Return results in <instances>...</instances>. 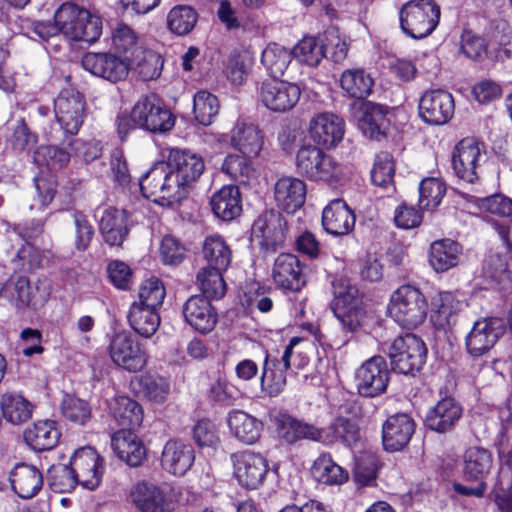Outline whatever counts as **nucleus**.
I'll list each match as a JSON object with an SVG mask.
<instances>
[{"mask_svg": "<svg viewBox=\"0 0 512 512\" xmlns=\"http://www.w3.org/2000/svg\"><path fill=\"white\" fill-rule=\"evenodd\" d=\"M322 149L316 145H307L299 149L296 156L299 173L315 181L340 183L347 176L346 167Z\"/></svg>", "mask_w": 512, "mask_h": 512, "instance_id": "nucleus-1", "label": "nucleus"}, {"mask_svg": "<svg viewBox=\"0 0 512 512\" xmlns=\"http://www.w3.org/2000/svg\"><path fill=\"white\" fill-rule=\"evenodd\" d=\"M428 310L423 293L411 285H402L394 291L388 305L389 316L401 327L414 329L421 325Z\"/></svg>", "mask_w": 512, "mask_h": 512, "instance_id": "nucleus-2", "label": "nucleus"}, {"mask_svg": "<svg viewBox=\"0 0 512 512\" xmlns=\"http://www.w3.org/2000/svg\"><path fill=\"white\" fill-rule=\"evenodd\" d=\"M440 19V8L434 0H410L400 11L402 31L414 38L422 39L430 35Z\"/></svg>", "mask_w": 512, "mask_h": 512, "instance_id": "nucleus-3", "label": "nucleus"}, {"mask_svg": "<svg viewBox=\"0 0 512 512\" xmlns=\"http://www.w3.org/2000/svg\"><path fill=\"white\" fill-rule=\"evenodd\" d=\"M143 195L161 204H173L186 198L187 193L164 162L155 164L140 180Z\"/></svg>", "mask_w": 512, "mask_h": 512, "instance_id": "nucleus-4", "label": "nucleus"}, {"mask_svg": "<svg viewBox=\"0 0 512 512\" xmlns=\"http://www.w3.org/2000/svg\"><path fill=\"white\" fill-rule=\"evenodd\" d=\"M91 14L72 2L63 3L54 14V22L65 37L86 42H96V24L90 21Z\"/></svg>", "mask_w": 512, "mask_h": 512, "instance_id": "nucleus-5", "label": "nucleus"}, {"mask_svg": "<svg viewBox=\"0 0 512 512\" xmlns=\"http://www.w3.org/2000/svg\"><path fill=\"white\" fill-rule=\"evenodd\" d=\"M299 342V338L293 337L285 347L280 359L269 353L266 354L261 375V387L269 396H277L283 391L286 386V371L288 369L292 366L302 368L307 364V360H301L298 364L292 361L294 347Z\"/></svg>", "mask_w": 512, "mask_h": 512, "instance_id": "nucleus-6", "label": "nucleus"}, {"mask_svg": "<svg viewBox=\"0 0 512 512\" xmlns=\"http://www.w3.org/2000/svg\"><path fill=\"white\" fill-rule=\"evenodd\" d=\"M426 347L414 334L395 338L388 349V356L394 371L408 375L419 371L425 363Z\"/></svg>", "mask_w": 512, "mask_h": 512, "instance_id": "nucleus-7", "label": "nucleus"}, {"mask_svg": "<svg viewBox=\"0 0 512 512\" xmlns=\"http://www.w3.org/2000/svg\"><path fill=\"white\" fill-rule=\"evenodd\" d=\"M107 350L111 361L127 372L137 373L148 364L146 349L126 331L113 335Z\"/></svg>", "mask_w": 512, "mask_h": 512, "instance_id": "nucleus-8", "label": "nucleus"}, {"mask_svg": "<svg viewBox=\"0 0 512 512\" xmlns=\"http://www.w3.org/2000/svg\"><path fill=\"white\" fill-rule=\"evenodd\" d=\"M133 119L139 128L151 133L171 130L175 119L169 109L155 95L140 98L133 107Z\"/></svg>", "mask_w": 512, "mask_h": 512, "instance_id": "nucleus-9", "label": "nucleus"}, {"mask_svg": "<svg viewBox=\"0 0 512 512\" xmlns=\"http://www.w3.org/2000/svg\"><path fill=\"white\" fill-rule=\"evenodd\" d=\"M54 114L65 133L76 135L85 117L84 97L75 89H63L54 99Z\"/></svg>", "mask_w": 512, "mask_h": 512, "instance_id": "nucleus-10", "label": "nucleus"}, {"mask_svg": "<svg viewBox=\"0 0 512 512\" xmlns=\"http://www.w3.org/2000/svg\"><path fill=\"white\" fill-rule=\"evenodd\" d=\"M387 363L381 356H374L364 362L355 373L358 393L364 397H376L384 393L389 383Z\"/></svg>", "mask_w": 512, "mask_h": 512, "instance_id": "nucleus-11", "label": "nucleus"}, {"mask_svg": "<svg viewBox=\"0 0 512 512\" xmlns=\"http://www.w3.org/2000/svg\"><path fill=\"white\" fill-rule=\"evenodd\" d=\"M164 163L179 184L185 188L187 194L191 185L199 179L205 170L201 156L179 148H168Z\"/></svg>", "mask_w": 512, "mask_h": 512, "instance_id": "nucleus-12", "label": "nucleus"}, {"mask_svg": "<svg viewBox=\"0 0 512 512\" xmlns=\"http://www.w3.org/2000/svg\"><path fill=\"white\" fill-rule=\"evenodd\" d=\"M308 132L317 146L324 149H333L343 140L345 122L341 117L331 112L317 113L309 121Z\"/></svg>", "mask_w": 512, "mask_h": 512, "instance_id": "nucleus-13", "label": "nucleus"}, {"mask_svg": "<svg viewBox=\"0 0 512 512\" xmlns=\"http://www.w3.org/2000/svg\"><path fill=\"white\" fill-rule=\"evenodd\" d=\"M233 473L238 483L246 489H257L268 473L267 460L250 451L232 455Z\"/></svg>", "mask_w": 512, "mask_h": 512, "instance_id": "nucleus-14", "label": "nucleus"}, {"mask_svg": "<svg viewBox=\"0 0 512 512\" xmlns=\"http://www.w3.org/2000/svg\"><path fill=\"white\" fill-rule=\"evenodd\" d=\"M504 332L503 321L489 317L476 321L465 339L466 349L473 357L488 353Z\"/></svg>", "mask_w": 512, "mask_h": 512, "instance_id": "nucleus-15", "label": "nucleus"}, {"mask_svg": "<svg viewBox=\"0 0 512 512\" xmlns=\"http://www.w3.org/2000/svg\"><path fill=\"white\" fill-rule=\"evenodd\" d=\"M259 95L267 109L273 112H286L298 103L301 90L295 83L270 80L262 83Z\"/></svg>", "mask_w": 512, "mask_h": 512, "instance_id": "nucleus-16", "label": "nucleus"}, {"mask_svg": "<svg viewBox=\"0 0 512 512\" xmlns=\"http://www.w3.org/2000/svg\"><path fill=\"white\" fill-rule=\"evenodd\" d=\"M453 96L444 90L426 91L419 101V115L422 120L431 125H443L454 114Z\"/></svg>", "mask_w": 512, "mask_h": 512, "instance_id": "nucleus-17", "label": "nucleus"}, {"mask_svg": "<svg viewBox=\"0 0 512 512\" xmlns=\"http://www.w3.org/2000/svg\"><path fill=\"white\" fill-rule=\"evenodd\" d=\"M251 233L260 246L275 250L284 242L286 221L278 211H266L254 221Z\"/></svg>", "mask_w": 512, "mask_h": 512, "instance_id": "nucleus-18", "label": "nucleus"}, {"mask_svg": "<svg viewBox=\"0 0 512 512\" xmlns=\"http://www.w3.org/2000/svg\"><path fill=\"white\" fill-rule=\"evenodd\" d=\"M483 159L482 147L473 138L462 139L454 148L452 166L456 175L470 183L477 178V169Z\"/></svg>", "mask_w": 512, "mask_h": 512, "instance_id": "nucleus-19", "label": "nucleus"}, {"mask_svg": "<svg viewBox=\"0 0 512 512\" xmlns=\"http://www.w3.org/2000/svg\"><path fill=\"white\" fill-rule=\"evenodd\" d=\"M272 279L275 285L284 290L297 292L306 284L303 267L297 256L289 253L280 254L274 261Z\"/></svg>", "mask_w": 512, "mask_h": 512, "instance_id": "nucleus-20", "label": "nucleus"}, {"mask_svg": "<svg viewBox=\"0 0 512 512\" xmlns=\"http://www.w3.org/2000/svg\"><path fill=\"white\" fill-rule=\"evenodd\" d=\"M463 408L453 397L446 396L431 407L425 417L428 429L440 434L453 431L462 418Z\"/></svg>", "mask_w": 512, "mask_h": 512, "instance_id": "nucleus-21", "label": "nucleus"}, {"mask_svg": "<svg viewBox=\"0 0 512 512\" xmlns=\"http://www.w3.org/2000/svg\"><path fill=\"white\" fill-rule=\"evenodd\" d=\"M415 431L414 420L404 413L390 416L383 424L382 439L387 451L402 450Z\"/></svg>", "mask_w": 512, "mask_h": 512, "instance_id": "nucleus-22", "label": "nucleus"}, {"mask_svg": "<svg viewBox=\"0 0 512 512\" xmlns=\"http://www.w3.org/2000/svg\"><path fill=\"white\" fill-rule=\"evenodd\" d=\"M355 225V215L342 199L332 200L322 212L324 230L334 236L347 235Z\"/></svg>", "mask_w": 512, "mask_h": 512, "instance_id": "nucleus-23", "label": "nucleus"}, {"mask_svg": "<svg viewBox=\"0 0 512 512\" xmlns=\"http://www.w3.org/2000/svg\"><path fill=\"white\" fill-rule=\"evenodd\" d=\"M130 388L136 395L156 404L164 403L171 391L167 378L150 371L134 376Z\"/></svg>", "mask_w": 512, "mask_h": 512, "instance_id": "nucleus-24", "label": "nucleus"}, {"mask_svg": "<svg viewBox=\"0 0 512 512\" xmlns=\"http://www.w3.org/2000/svg\"><path fill=\"white\" fill-rule=\"evenodd\" d=\"M12 490L22 499L35 497L43 487V474L33 465L17 464L10 472Z\"/></svg>", "mask_w": 512, "mask_h": 512, "instance_id": "nucleus-25", "label": "nucleus"}, {"mask_svg": "<svg viewBox=\"0 0 512 512\" xmlns=\"http://www.w3.org/2000/svg\"><path fill=\"white\" fill-rule=\"evenodd\" d=\"M274 197L280 209L294 213L305 203L306 184L295 177H282L275 183Z\"/></svg>", "mask_w": 512, "mask_h": 512, "instance_id": "nucleus-26", "label": "nucleus"}, {"mask_svg": "<svg viewBox=\"0 0 512 512\" xmlns=\"http://www.w3.org/2000/svg\"><path fill=\"white\" fill-rule=\"evenodd\" d=\"M185 321L200 333L210 332L217 322V315L208 299L191 296L183 305Z\"/></svg>", "mask_w": 512, "mask_h": 512, "instance_id": "nucleus-27", "label": "nucleus"}, {"mask_svg": "<svg viewBox=\"0 0 512 512\" xmlns=\"http://www.w3.org/2000/svg\"><path fill=\"white\" fill-rule=\"evenodd\" d=\"M195 459L193 448L178 440H169L162 451L161 466L168 473L183 476Z\"/></svg>", "mask_w": 512, "mask_h": 512, "instance_id": "nucleus-28", "label": "nucleus"}, {"mask_svg": "<svg viewBox=\"0 0 512 512\" xmlns=\"http://www.w3.org/2000/svg\"><path fill=\"white\" fill-rule=\"evenodd\" d=\"M112 448L119 459L131 467L140 466L146 459L142 441L131 430L121 429L112 436Z\"/></svg>", "mask_w": 512, "mask_h": 512, "instance_id": "nucleus-29", "label": "nucleus"}, {"mask_svg": "<svg viewBox=\"0 0 512 512\" xmlns=\"http://www.w3.org/2000/svg\"><path fill=\"white\" fill-rule=\"evenodd\" d=\"M131 499L141 512H166L169 501L164 490L148 482H139L131 490Z\"/></svg>", "mask_w": 512, "mask_h": 512, "instance_id": "nucleus-30", "label": "nucleus"}, {"mask_svg": "<svg viewBox=\"0 0 512 512\" xmlns=\"http://www.w3.org/2000/svg\"><path fill=\"white\" fill-rule=\"evenodd\" d=\"M462 255V247L451 239L436 240L431 243L428 262L436 273H443L456 267Z\"/></svg>", "mask_w": 512, "mask_h": 512, "instance_id": "nucleus-31", "label": "nucleus"}, {"mask_svg": "<svg viewBox=\"0 0 512 512\" xmlns=\"http://www.w3.org/2000/svg\"><path fill=\"white\" fill-rule=\"evenodd\" d=\"M462 309V302L451 292H438L431 298L430 320L436 328L451 326Z\"/></svg>", "mask_w": 512, "mask_h": 512, "instance_id": "nucleus-32", "label": "nucleus"}, {"mask_svg": "<svg viewBox=\"0 0 512 512\" xmlns=\"http://www.w3.org/2000/svg\"><path fill=\"white\" fill-rule=\"evenodd\" d=\"M231 146L247 157H257L263 149L264 136L254 124L237 123L231 130Z\"/></svg>", "mask_w": 512, "mask_h": 512, "instance_id": "nucleus-33", "label": "nucleus"}, {"mask_svg": "<svg viewBox=\"0 0 512 512\" xmlns=\"http://www.w3.org/2000/svg\"><path fill=\"white\" fill-rule=\"evenodd\" d=\"M100 231L107 244L120 246L129 231L127 212L114 207L106 209L100 220Z\"/></svg>", "mask_w": 512, "mask_h": 512, "instance_id": "nucleus-34", "label": "nucleus"}, {"mask_svg": "<svg viewBox=\"0 0 512 512\" xmlns=\"http://www.w3.org/2000/svg\"><path fill=\"white\" fill-rule=\"evenodd\" d=\"M61 432L54 420L35 422L24 431V440L33 450H51L58 444Z\"/></svg>", "mask_w": 512, "mask_h": 512, "instance_id": "nucleus-35", "label": "nucleus"}, {"mask_svg": "<svg viewBox=\"0 0 512 512\" xmlns=\"http://www.w3.org/2000/svg\"><path fill=\"white\" fill-rule=\"evenodd\" d=\"M227 423L233 436L247 445H252L258 441L263 430V424L260 420L242 410L230 411Z\"/></svg>", "mask_w": 512, "mask_h": 512, "instance_id": "nucleus-36", "label": "nucleus"}, {"mask_svg": "<svg viewBox=\"0 0 512 512\" xmlns=\"http://www.w3.org/2000/svg\"><path fill=\"white\" fill-rule=\"evenodd\" d=\"M213 213L224 221H230L242 211L241 194L238 187L225 185L214 192L210 198Z\"/></svg>", "mask_w": 512, "mask_h": 512, "instance_id": "nucleus-37", "label": "nucleus"}, {"mask_svg": "<svg viewBox=\"0 0 512 512\" xmlns=\"http://www.w3.org/2000/svg\"><path fill=\"white\" fill-rule=\"evenodd\" d=\"M36 288L25 276H12L3 285L0 296L10 302L19 312H24L33 305Z\"/></svg>", "mask_w": 512, "mask_h": 512, "instance_id": "nucleus-38", "label": "nucleus"}, {"mask_svg": "<svg viewBox=\"0 0 512 512\" xmlns=\"http://www.w3.org/2000/svg\"><path fill=\"white\" fill-rule=\"evenodd\" d=\"M358 126L363 134L371 139H378L388 126L387 110L379 104L364 102L360 106Z\"/></svg>", "mask_w": 512, "mask_h": 512, "instance_id": "nucleus-39", "label": "nucleus"}, {"mask_svg": "<svg viewBox=\"0 0 512 512\" xmlns=\"http://www.w3.org/2000/svg\"><path fill=\"white\" fill-rule=\"evenodd\" d=\"M493 465V458L484 448L471 447L463 455L462 474L467 481H484Z\"/></svg>", "mask_w": 512, "mask_h": 512, "instance_id": "nucleus-40", "label": "nucleus"}, {"mask_svg": "<svg viewBox=\"0 0 512 512\" xmlns=\"http://www.w3.org/2000/svg\"><path fill=\"white\" fill-rule=\"evenodd\" d=\"M111 415L117 423L128 430L139 427L143 421L141 405L127 396H117L108 401Z\"/></svg>", "mask_w": 512, "mask_h": 512, "instance_id": "nucleus-41", "label": "nucleus"}, {"mask_svg": "<svg viewBox=\"0 0 512 512\" xmlns=\"http://www.w3.org/2000/svg\"><path fill=\"white\" fill-rule=\"evenodd\" d=\"M312 477L321 484L341 485L348 480V472L338 465L330 454H321L311 467Z\"/></svg>", "mask_w": 512, "mask_h": 512, "instance_id": "nucleus-42", "label": "nucleus"}, {"mask_svg": "<svg viewBox=\"0 0 512 512\" xmlns=\"http://www.w3.org/2000/svg\"><path fill=\"white\" fill-rule=\"evenodd\" d=\"M202 252L208 267L227 270L232 262V251L224 238L219 235L206 237Z\"/></svg>", "mask_w": 512, "mask_h": 512, "instance_id": "nucleus-43", "label": "nucleus"}, {"mask_svg": "<svg viewBox=\"0 0 512 512\" xmlns=\"http://www.w3.org/2000/svg\"><path fill=\"white\" fill-rule=\"evenodd\" d=\"M0 407L3 417L14 425L28 421L32 417L33 406L22 395L9 392L1 397Z\"/></svg>", "mask_w": 512, "mask_h": 512, "instance_id": "nucleus-44", "label": "nucleus"}, {"mask_svg": "<svg viewBox=\"0 0 512 512\" xmlns=\"http://www.w3.org/2000/svg\"><path fill=\"white\" fill-rule=\"evenodd\" d=\"M131 328L143 337H151L158 329L160 317L157 310L133 303L128 313Z\"/></svg>", "mask_w": 512, "mask_h": 512, "instance_id": "nucleus-45", "label": "nucleus"}, {"mask_svg": "<svg viewBox=\"0 0 512 512\" xmlns=\"http://www.w3.org/2000/svg\"><path fill=\"white\" fill-rule=\"evenodd\" d=\"M374 80L363 69L345 70L340 77V86L352 98L363 99L372 92Z\"/></svg>", "mask_w": 512, "mask_h": 512, "instance_id": "nucleus-46", "label": "nucleus"}, {"mask_svg": "<svg viewBox=\"0 0 512 512\" xmlns=\"http://www.w3.org/2000/svg\"><path fill=\"white\" fill-rule=\"evenodd\" d=\"M293 57L308 66H318L326 57L325 40L321 37H303L292 50Z\"/></svg>", "mask_w": 512, "mask_h": 512, "instance_id": "nucleus-47", "label": "nucleus"}, {"mask_svg": "<svg viewBox=\"0 0 512 512\" xmlns=\"http://www.w3.org/2000/svg\"><path fill=\"white\" fill-rule=\"evenodd\" d=\"M293 58L289 49L276 43L266 46L261 55V63L272 77L284 74Z\"/></svg>", "mask_w": 512, "mask_h": 512, "instance_id": "nucleus-48", "label": "nucleus"}, {"mask_svg": "<svg viewBox=\"0 0 512 512\" xmlns=\"http://www.w3.org/2000/svg\"><path fill=\"white\" fill-rule=\"evenodd\" d=\"M221 171L239 184H249L255 179V170L247 156L230 154L225 157Z\"/></svg>", "mask_w": 512, "mask_h": 512, "instance_id": "nucleus-49", "label": "nucleus"}, {"mask_svg": "<svg viewBox=\"0 0 512 512\" xmlns=\"http://www.w3.org/2000/svg\"><path fill=\"white\" fill-rule=\"evenodd\" d=\"M225 271L208 266L199 270L196 281L206 298L221 299L225 295L226 283L222 275Z\"/></svg>", "mask_w": 512, "mask_h": 512, "instance_id": "nucleus-50", "label": "nucleus"}, {"mask_svg": "<svg viewBox=\"0 0 512 512\" xmlns=\"http://www.w3.org/2000/svg\"><path fill=\"white\" fill-rule=\"evenodd\" d=\"M198 21L196 11L186 5L173 7L167 15V27L175 35L184 36L189 34Z\"/></svg>", "mask_w": 512, "mask_h": 512, "instance_id": "nucleus-51", "label": "nucleus"}, {"mask_svg": "<svg viewBox=\"0 0 512 512\" xmlns=\"http://www.w3.org/2000/svg\"><path fill=\"white\" fill-rule=\"evenodd\" d=\"M329 433L331 434V439L324 436L327 440L325 441L326 443L337 441L350 446L360 439V430L356 420L343 415L337 416L331 422Z\"/></svg>", "mask_w": 512, "mask_h": 512, "instance_id": "nucleus-52", "label": "nucleus"}, {"mask_svg": "<svg viewBox=\"0 0 512 512\" xmlns=\"http://www.w3.org/2000/svg\"><path fill=\"white\" fill-rule=\"evenodd\" d=\"M11 135L9 143L15 152H31L38 143V136L26 123L24 117L15 119L9 126Z\"/></svg>", "mask_w": 512, "mask_h": 512, "instance_id": "nucleus-53", "label": "nucleus"}, {"mask_svg": "<svg viewBox=\"0 0 512 512\" xmlns=\"http://www.w3.org/2000/svg\"><path fill=\"white\" fill-rule=\"evenodd\" d=\"M446 193L445 183L437 177L424 178L419 184V206L433 210L439 206Z\"/></svg>", "mask_w": 512, "mask_h": 512, "instance_id": "nucleus-54", "label": "nucleus"}, {"mask_svg": "<svg viewBox=\"0 0 512 512\" xmlns=\"http://www.w3.org/2000/svg\"><path fill=\"white\" fill-rule=\"evenodd\" d=\"M283 438L286 442L292 444L299 440L307 439L318 442L327 441L324 432L312 424H308L296 419H290L283 427Z\"/></svg>", "mask_w": 512, "mask_h": 512, "instance_id": "nucleus-55", "label": "nucleus"}, {"mask_svg": "<svg viewBox=\"0 0 512 512\" xmlns=\"http://www.w3.org/2000/svg\"><path fill=\"white\" fill-rule=\"evenodd\" d=\"M47 482L54 492L68 493L77 485V475L70 465L56 464L48 469Z\"/></svg>", "mask_w": 512, "mask_h": 512, "instance_id": "nucleus-56", "label": "nucleus"}, {"mask_svg": "<svg viewBox=\"0 0 512 512\" xmlns=\"http://www.w3.org/2000/svg\"><path fill=\"white\" fill-rule=\"evenodd\" d=\"M193 112L199 124L210 125L219 111V102L215 95L199 91L194 95Z\"/></svg>", "mask_w": 512, "mask_h": 512, "instance_id": "nucleus-57", "label": "nucleus"}, {"mask_svg": "<svg viewBox=\"0 0 512 512\" xmlns=\"http://www.w3.org/2000/svg\"><path fill=\"white\" fill-rule=\"evenodd\" d=\"M135 60L133 68L144 81L156 79L160 76L163 61L161 56L151 50H141Z\"/></svg>", "mask_w": 512, "mask_h": 512, "instance_id": "nucleus-58", "label": "nucleus"}, {"mask_svg": "<svg viewBox=\"0 0 512 512\" xmlns=\"http://www.w3.org/2000/svg\"><path fill=\"white\" fill-rule=\"evenodd\" d=\"M98 76L116 82L123 79L130 68V64L113 54L98 55Z\"/></svg>", "mask_w": 512, "mask_h": 512, "instance_id": "nucleus-59", "label": "nucleus"}, {"mask_svg": "<svg viewBox=\"0 0 512 512\" xmlns=\"http://www.w3.org/2000/svg\"><path fill=\"white\" fill-rule=\"evenodd\" d=\"M394 173L393 157L388 152L379 153L371 170L373 184L382 188H388L393 184Z\"/></svg>", "mask_w": 512, "mask_h": 512, "instance_id": "nucleus-60", "label": "nucleus"}, {"mask_svg": "<svg viewBox=\"0 0 512 512\" xmlns=\"http://www.w3.org/2000/svg\"><path fill=\"white\" fill-rule=\"evenodd\" d=\"M166 292L163 283L155 277L145 280L139 288V302L145 307L157 310L164 301Z\"/></svg>", "mask_w": 512, "mask_h": 512, "instance_id": "nucleus-61", "label": "nucleus"}, {"mask_svg": "<svg viewBox=\"0 0 512 512\" xmlns=\"http://www.w3.org/2000/svg\"><path fill=\"white\" fill-rule=\"evenodd\" d=\"M62 415L70 422L84 425L91 418L89 404L74 396L66 395L61 405Z\"/></svg>", "mask_w": 512, "mask_h": 512, "instance_id": "nucleus-62", "label": "nucleus"}, {"mask_svg": "<svg viewBox=\"0 0 512 512\" xmlns=\"http://www.w3.org/2000/svg\"><path fill=\"white\" fill-rule=\"evenodd\" d=\"M111 41L117 52L126 53L137 46L139 36L131 26L119 22L111 29Z\"/></svg>", "mask_w": 512, "mask_h": 512, "instance_id": "nucleus-63", "label": "nucleus"}, {"mask_svg": "<svg viewBox=\"0 0 512 512\" xmlns=\"http://www.w3.org/2000/svg\"><path fill=\"white\" fill-rule=\"evenodd\" d=\"M251 64L252 59L248 53H231L225 69L227 78L233 84H242L248 74Z\"/></svg>", "mask_w": 512, "mask_h": 512, "instance_id": "nucleus-64", "label": "nucleus"}]
</instances>
